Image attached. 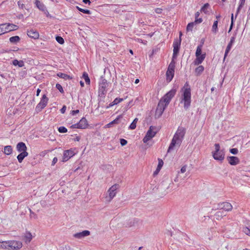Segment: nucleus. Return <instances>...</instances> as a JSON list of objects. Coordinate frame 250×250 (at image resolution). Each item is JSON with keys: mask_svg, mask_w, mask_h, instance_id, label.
I'll return each mask as SVG.
<instances>
[{"mask_svg": "<svg viewBox=\"0 0 250 250\" xmlns=\"http://www.w3.org/2000/svg\"><path fill=\"white\" fill-rule=\"evenodd\" d=\"M232 208V206L229 202H222L217 205V209H223L225 211H229L231 210Z\"/></svg>", "mask_w": 250, "mask_h": 250, "instance_id": "9b49d317", "label": "nucleus"}, {"mask_svg": "<svg viewBox=\"0 0 250 250\" xmlns=\"http://www.w3.org/2000/svg\"><path fill=\"white\" fill-rule=\"evenodd\" d=\"M127 143V141L124 139H120V144L122 146H124L126 145Z\"/></svg>", "mask_w": 250, "mask_h": 250, "instance_id": "3c124183", "label": "nucleus"}, {"mask_svg": "<svg viewBox=\"0 0 250 250\" xmlns=\"http://www.w3.org/2000/svg\"><path fill=\"white\" fill-rule=\"evenodd\" d=\"M48 101V98L46 97L45 94H44L40 103L37 105L35 110L37 113L42 111L47 105Z\"/></svg>", "mask_w": 250, "mask_h": 250, "instance_id": "6e6552de", "label": "nucleus"}, {"mask_svg": "<svg viewBox=\"0 0 250 250\" xmlns=\"http://www.w3.org/2000/svg\"><path fill=\"white\" fill-rule=\"evenodd\" d=\"M176 94V90L172 89L167 93L159 101L156 109L155 117L159 118Z\"/></svg>", "mask_w": 250, "mask_h": 250, "instance_id": "f257e3e1", "label": "nucleus"}, {"mask_svg": "<svg viewBox=\"0 0 250 250\" xmlns=\"http://www.w3.org/2000/svg\"><path fill=\"white\" fill-rule=\"evenodd\" d=\"M175 63L174 60H172L168 66L166 72V80L167 83L171 82L174 77Z\"/></svg>", "mask_w": 250, "mask_h": 250, "instance_id": "0eeeda50", "label": "nucleus"}, {"mask_svg": "<svg viewBox=\"0 0 250 250\" xmlns=\"http://www.w3.org/2000/svg\"><path fill=\"white\" fill-rule=\"evenodd\" d=\"M181 91L182 94L180 103L184 104V109L187 110L190 107L191 102V88L188 82L185 83L184 86L181 89Z\"/></svg>", "mask_w": 250, "mask_h": 250, "instance_id": "7ed1b4c3", "label": "nucleus"}, {"mask_svg": "<svg viewBox=\"0 0 250 250\" xmlns=\"http://www.w3.org/2000/svg\"><path fill=\"white\" fill-rule=\"evenodd\" d=\"M226 215L222 211H218L215 214V217L217 220H219Z\"/></svg>", "mask_w": 250, "mask_h": 250, "instance_id": "2f4dec72", "label": "nucleus"}, {"mask_svg": "<svg viewBox=\"0 0 250 250\" xmlns=\"http://www.w3.org/2000/svg\"><path fill=\"white\" fill-rule=\"evenodd\" d=\"M83 1L85 4H88L89 5L91 3L90 0H83Z\"/></svg>", "mask_w": 250, "mask_h": 250, "instance_id": "338daca9", "label": "nucleus"}, {"mask_svg": "<svg viewBox=\"0 0 250 250\" xmlns=\"http://www.w3.org/2000/svg\"><path fill=\"white\" fill-rule=\"evenodd\" d=\"M43 12L47 17H48L50 18H53V17L49 14V13L48 12V11L46 9H45V11H43Z\"/></svg>", "mask_w": 250, "mask_h": 250, "instance_id": "6e6d98bb", "label": "nucleus"}, {"mask_svg": "<svg viewBox=\"0 0 250 250\" xmlns=\"http://www.w3.org/2000/svg\"><path fill=\"white\" fill-rule=\"evenodd\" d=\"M58 131L60 133H66L67 131V129L65 127L62 126L58 128Z\"/></svg>", "mask_w": 250, "mask_h": 250, "instance_id": "ea45409f", "label": "nucleus"}, {"mask_svg": "<svg viewBox=\"0 0 250 250\" xmlns=\"http://www.w3.org/2000/svg\"><path fill=\"white\" fill-rule=\"evenodd\" d=\"M79 11H80L84 14H88V15H90L91 14V11L87 9H84L81 8V9H79Z\"/></svg>", "mask_w": 250, "mask_h": 250, "instance_id": "a18cd8bd", "label": "nucleus"}, {"mask_svg": "<svg viewBox=\"0 0 250 250\" xmlns=\"http://www.w3.org/2000/svg\"><path fill=\"white\" fill-rule=\"evenodd\" d=\"M32 239V235L29 231H26L24 235V240L26 243H29Z\"/></svg>", "mask_w": 250, "mask_h": 250, "instance_id": "a211bd4d", "label": "nucleus"}, {"mask_svg": "<svg viewBox=\"0 0 250 250\" xmlns=\"http://www.w3.org/2000/svg\"><path fill=\"white\" fill-rule=\"evenodd\" d=\"M209 6V5L208 3L204 4V5L202 7L200 11L206 14L207 13L206 10L208 8Z\"/></svg>", "mask_w": 250, "mask_h": 250, "instance_id": "4c0bfd02", "label": "nucleus"}, {"mask_svg": "<svg viewBox=\"0 0 250 250\" xmlns=\"http://www.w3.org/2000/svg\"><path fill=\"white\" fill-rule=\"evenodd\" d=\"M74 155V152L71 149L65 150L63 154L62 161L64 162L68 161Z\"/></svg>", "mask_w": 250, "mask_h": 250, "instance_id": "f8f14e48", "label": "nucleus"}, {"mask_svg": "<svg viewBox=\"0 0 250 250\" xmlns=\"http://www.w3.org/2000/svg\"><path fill=\"white\" fill-rule=\"evenodd\" d=\"M9 241L0 242V248L3 249H8L10 250V247H9Z\"/></svg>", "mask_w": 250, "mask_h": 250, "instance_id": "cd10ccee", "label": "nucleus"}, {"mask_svg": "<svg viewBox=\"0 0 250 250\" xmlns=\"http://www.w3.org/2000/svg\"><path fill=\"white\" fill-rule=\"evenodd\" d=\"M13 149L11 146H5L4 148V153L6 155H9L12 152Z\"/></svg>", "mask_w": 250, "mask_h": 250, "instance_id": "a878e982", "label": "nucleus"}, {"mask_svg": "<svg viewBox=\"0 0 250 250\" xmlns=\"http://www.w3.org/2000/svg\"><path fill=\"white\" fill-rule=\"evenodd\" d=\"M155 129V127L153 126H150L149 127V129L147 131L146 135L148 136V137H150V138H152L153 137L155 136V135L156 134V132L153 131V130Z\"/></svg>", "mask_w": 250, "mask_h": 250, "instance_id": "aec40b11", "label": "nucleus"}, {"mask_svg": "<svg viewBox=\"0 0 250 250\" xmlns=\"http://www.w3.org/2000/svg\"><path fill=\"white\" fill-rule=\"evenodd\" d=\"M246 0H240L239 4L240 6H244Z\"/></svg>", "mask_w": 250, "mask_h": 250, "instance_id": "0e129e2a", "label": "nucleus"}, {"mask_svg": "<svg viewBox=\"0 0 250 250\" xmlns=\"http://www.w3.org/2000/svg\"><path fill=\"white\" fill-rule=\"evenodd\" d=\"M136 127V124L132 122L129 126V129H134Z\"/></svg>", "mask_w": 250, "mask_h": 250, "instance_id": "8fccbe9b", "label": "nucleus"}, {"mask_svg": "<svg viewBox=\"0 0 250 250\" xmlns=\"http://www.w3.org/2000/svg\"><path fill=\"white\" fill-rule=\"evenodd\" d=\"M151 139V138H150V137H148L147 135H146V136L143 138V142L144 143H147L148 141H149Z\"/></svg>", "mask_w": 250, "mask_h": 250, "instance_id": "5fc2aeb1", "label": "nucleus"}, {"mask_svg": "<svg viewBox=\"0 0 250 250\" xmlns=\"http://www.w3.org/2000/svg\"><path fill=\"white\" fill-rule=\"evenodd\" d=\"M109 196L110 199H112L116 195V191H111L110 189L108 190Z\"/></svg>", "mask_w": 250, "mask_h": 250, "instance_id": "37998d69", "label": "nucleus"}, {"mask_svg": "<svg viewBox=\"0 0 250 250\" xmlns=\"http://www.w3.org/2000/svg\"><path fill=\"white\" fill-rule=\"evenodd\" d=\"M186 134V128L182 126H179L177 130L174 135L171 143L169 146L167 153L174 149V147H180Z\"/></svg>", "mask_w": 250, "mask_h": 250, "instance_id": "f03ea898", "label": "nucleus"}, {"mask_svg": "<svg viewBox=\"0 0 250 250\" xmlns=\"http://www.w3.org/2000/svg\"><path fill=\"white\" fill-rule=\"evenodd\" d=\"M122 117H123L122 115H120L118 116L117 117L115 120H114L113 121H112V122H111L109 124H108L107 125V126L108 127H110L111 126V125L113 124H119V120Z\"/></svg>", "mask_w": 250, "mask_h": 250, "instance_id": "b1692460", "label": "nucleus"}, {"mask_svg": "<svg viewBox=\"0 0 250 250\" xmlns=\"http://www.w3.org/2000/svg\"><path fill=\"white\" fill-rule=\"evenodd\" d=\"M215 151L212 152L213 158L218 161H222L225 158V152L223 150H220L219 144H215Z\"/></svg>", "mask_w": 250, "mask_h": 250, "instance_id": "39448f33", "label": "nucleus"}, {"mask_svg": "<svg viewBox=\"0 0 250 250\" xmlns=\"http://www.w3.org/2000/svg\"><path fill=\"white\" fill-rule=\"evenodd\" d=\"M57 76L65 80L71 79L72 77H71L70 76L66 74H64L63 73H59L57 74Z\"/></svg>", "mask_w": 250, "mask_h": 250, "instance_id": "c85d7f7f", "label": "nucleus"}, {"mask_svg": "<svg viewBox=\"0 0 250 250\" xmlns=\"http://www.w3.org/2000/svg\"><path fill=\"white\" fill-rule=\"evenodd\" d=\"M204 67L202 65H199L195 70V72L197 75H200L204 71Z\"/></svg>", "mask_w": 250, "mask_h": 250, "instance_id": "7c9ffc66", "label": "nucleus"}, {"mask_svg": "<svg viewBox=\"0 0 250 250\" xmlns=\"http://www.w3.org/2000/svg\"><path fill=\"white\" fill-rule=\"evenodd\" d=\"M119 186L118 184H115L113 185L110 188L111 191H116L117 189L119 188Z\"/></svg>", "mask_w": 250, "mask_h": 250, "instance_id": "de8ad7c7", "label": "nucleus"}, {"mask_svg": "<svg viewBox=\"0 0 250 250\" xmlns=\"http://www.w3.org/2000/svg\"><path fill=\"white\" fill-rule=\"evenodd\" d=\"M66 109V107L65 105H63L60 111L63 114L64 113L65 110Z\"/></svg>", "mask_w": 250, "mask_h": 250, "instance_id": "e2e57ef3", "label": "nucleus"}, {"mask_svg": "<svg viewBox=\"0 0 250 250\" xmlns=\"http://www.w3.org/2000/svg\"><path fill=\"white\" fill-rule=\"evenodd\" d=\"M12 64L14 66L18 65L20 67H22L24 66V62L23 61H18L15 59L12 61Z\"/></svg>", "mask_w": 250, "mask_h": 250, "instance_id": "5701e85b", "label": "nucleus"}, {"mask_svg": "<svg viewBox=\"0 0 250 250\" xmlns=\"http://www.w3.org/2000/svg\"><path fill=\"white\" fill-rule=\"evenodd\" d=\"M227 160L229 163L232 166H235L240 162L239 158L235 156H229L227 157Z\"/></svg>", "mask_w": 250, "mask_h": 250, "instance_id": "2eb2a0df", "label": "nucleus"}, {"mask_svg": "<svg viewBox=\"0 0 250 250\" xmlns=\"http://www.w3.org/2000/svg\"><path fill=\"white\" fill-rule=\"evenodd\" d=\"M182 39H176L174 41L173 47V53L172 55V60L176 58L177 55L179 52L180 45L181 43Z\"/></svg>", "mask_w": 250, "mask_h": 250, "instance_id": "1a4fd4ad", "label": "nucleus"}, {"mask_svg": "<svg viewBox=\"0 0 250 250\" xmlns=\"http://www.w3.org/2000/svg\"><path fill=\"white\" fill-rule=\"evenodd\" d=\"M236 36V33L235 32L233 34V36L231 37L229 43L233 44L235 42Z\"/></svg>", "mask_w": 250, "mask_h": 250, "instance_id": "c03bdc74", "label": "nucleus"}, {"mask_svg": "<svg viewBox=\"0 0 250 250\" xmlns=\"http://www.w3.org/2000/svg\"><path fill=\"white\" fill-rule=\"evenodd\" d=\"M83 78L84 79L86 84H89L90 81L88 77V75L86 72H83Z\"/></svg>", "mask_w": 250, "mask_h": 250, "instance_id": "c9c22d12", "label": "nucleus"}, {"mask_svg": "<svg viewBox=\"0 0 250 250\" xmlns=\"http://www.w3.org/2000/svg\"><path fill=\"white\" fill-rule=\"evenodd\" d=\"M36 5L37 7L42 11H45L46 9L45 6L42 3L39 1H37Z\"/></svg>", "mask_w": 250, "mask_h": 250, "instance_id": "c756f323", "label": "nucleus"}, {"mask_svg": "<svg viewBox=\"0 0 250 250\" xmlns=\"http://www.w3.org/2000/svg\"><path fill=\"white\" fill-rule=\"evenodd\" d=\"M20 41V38L18 36L11 37L9 38V41L11 43L16 44Z\"/></svg>", "mask_w": 250, "mask_h": 250, "instance_id": "bb28decb", "label": "nucleus"}, {"mask_svg": "<svg viewBox=\"0 0 250 250\" xmlns=\"http://www.w3.org/2000/svg\"><path fill=\"white\" fill-rule=\"evenodd\" d=\"M56 40L58 43H59L61 44H63L64 42L63 39L62 37L59 36H57L56 37Z\"/></svg>", "mask_w": 250, "mask_h": 250, "instance_id": "58836bf2", "label": "nucleus"}, {"mask_svg": "<svg viewBox=\"0 0 250 250\" xmlns=\"http://www.w3.org/2000/svg\"><path fill=\"white\" fill-rule=\"evenodd\" d=\"M163 161L162 159H159V162L158 165L157 166V167L156 169V170L154 172V175L157 174L158 172L160 171V169H161L163 165Z\"/></svg>", "mask_w": 250, "mask_h": 250, "instance_id": "393cba45", "label": "nucleus"}, {"mask_svg": "<svg viewBox=\"0 0 250 250\" xmlns=\"http://www.w3.org/2000/svg\"><path fill=\"white\" fill-rule=\"evenodd\" d=\"M71 128H80V127L79 126V123L75 124L74 125H72L71 126Z\"/></svg>", "mask_w": 250, "mask_h": 250, "instance_id": "4d7b16f0", "label": "nucleus"}, {"mask_svg": "<svg viewBox=\"0 0 250 250\" xmlns=\"http://www.w3.org/2000/svg\"><path fill=\"white\" fill-rule=\"evenodd\" d=\"M242 7H243V6H240V4L239 5V6H238V7L237 8V9L236 14V15H235V18L237 16V15L240 12V11L241 9V8H242Z\"/></svg>", "mask_w": 250, "mask_h": 250, "instance_id": "052dcab7", "label": "nucleus"}, {"mask_svg": "<svg viewBox=\"0 0 250 250\" xmlns=\"http://www.w3.org/2000/svg\"><path fill=\"white\" fill-rule=\"evenodd\" d=\"M205 57H206V54H204L198 56V57H196V58L195 61V64H201L204 60Z\"/></svg>", "mask_w": 250, "mask_h": 250, "instance_id": "4be33fe9", "label": "nucleus"}, {"mask_svg": "<svg viewBox=\"0 0 250 250\" xmlns=\"http://www.w3.org/2000/svg\"><path fill=\"white\" fill-rule=\"evenodd\" d=\"M202 44L199 45L196 49L195 55L196 57H198V56H200L202 55Z\"/></svg>", "mask_w": 250, "mask_h": 250, "instance_id": "f704fd0d", "label": "nucleus"}, {"mask_svg": "<svg viewBox=\"0 0 250 250\" xmlns=\"http://www.w3.org/2000/svg\"><path fill=\"white\" fill-rule=\"evenodd\" d=\"M123 100H124V99H123V98H116V99H114V100L112 102L110 103L109 104V105L106 107V108L108 109V108L113 106L114 105H116L120 103V102L123 101Z\"/></svg>", "mask_w": 250, "mask_h": 250, "instance_id": "6ab92c4d", "label": "nucleus"}, {"mask_svg": "<svg viewBox=\"0 0 250 250\" xmlns=\"http://www.w3.org/2000/svg\"><path fill=\"white\" fill-rule=\"evenodd\" d=\"M90 234L89 230H85L82 232L76 233L74 234V236L78 239H81L84 237L88 236Z\"/></svg>", "mask_w": 250, "mask_h": 250, "instance_id": "dca6fc26", "label": "nucleus"}, {"mask_svg": "<svg viewBox=\"0 0 250 250\" xmlns=\"http://www.w3.org/2000/svg\"><path fill=\"white\" fill-rule=\"evenodd\" d=\"M195 24H196L195 23V22H194V21L189 23L187 26V31H192V29L193 28V26H194Z\"/></svg>", "mask_w": 250, "mask_h": 250, "instance_id": "e433bc0d", "label": "nucleus"}, {"mask_svg": "<svg viewBox=\"0 0 250 250\" xmlns=\"http://www.w3.org/2000/svg\"><path fill=\"white\" fill-rule=\"evenodd\" d=\"M243 232L247 235L250 236V228L246 227L243 228Z\"/></svg>", "mask_w": 250, "mask_h": 250, "instance_id": "79ce46f5", "label": "nucleus"}, {"mask_svg": "<svg viewBox=\"0 0 250 250\" xmlns=\"http://www.w3.org/2000/svg\"><path fill=\"white\" fill-rule=\"evenodd\" d=\"M233 25H234V22H231L230 25V27H229V30L228 31L229 33L231 31V30H232V29L233 27Z\"/></svg>", "mask_w": 250, "mask_h": 250, "instance_id": "69168bd1", "label": "nucleus"}, {"mask_svg": "<svg viewBox=\"0 0 250 250\" xmlns=\"http://www.w3.org/2000/svg\"><path fill=\"white\" fill-rule=\"evenodd\" d=\"M30 210V216L31 218H37V215L34 213L30 209H29Z\"/></svg>", "mask_w": 250, "mask_h": 250, "instance_id": "864d4df0", "label": "nucleus"}, {"mask_svg": "<svg viewBox=\"0 0 250 250\" xmlns=\"http://www.w3.org/2000/svg\"><path fill=\"white\" fill-rule=\"evenodd\" d=\"M229 152L232 154L236 155L238 153V150L236 148H231L229 149Z\"/></svg>", "mask_w": 250, "mask_h": 250, "instance_id": "49530a36", "label": "nucleus"}, {"mask_svg": "<svg viewBox=\"0 0 250 250\" xmlns=\"http://www.w3.org/2000/svg\"><path fill=\"white\" fill-rule=\"evenodd\" d=\"M18 26L13 23L0 24V35L18 29Z\"/></svg>", "mask_w": 250, "mask_h": 250, "instance_id": "423d86ee", "label": "nucleus"}, {"mask_svg": "<svg viewBox=\"0 0 250 250\" xmlns=\"http://www.w3.org/2000/svg\"><path fill=\"white\" fill-rule=\"evenodd\" d=\"M17 150L19 152H27V146L25 144L21 142L17 144L16 146Z\"/></svg>", "mask_w": 250, "mask_h": 250, "instance_id": "4468645a", "label": "nucleus"}, {"mask_svg": "<svg viewBox=\"0 0 250 250\" xmlns=\"http://www.w3.org/2000/svg\"><path fill=\"white\" fill-rule=\"evenodd\" d=\"M58 161V159L57 157H54L52 160V164L51 165L52 166H54L55 165V164Z\"/></svg>", "mask_w": 250, "mask_h": 250, "instance_id": "680f3d73", "label": "nucleus"}, {"mask_svg": "<svg viewBox=\"0 0 250 250\" xmlns=\"http://www.w3.org/2000/svg\"><path fill=\"white\" fill-rule=\"evenodd\" d=\"M27 34L29 37L34 39H37L39 37V32L37 30L33 29H31L27 30Z\"/></svg>", "mask_w": 250, "mask_h": 250, "instance_id": "ddd939ff", "label": "nucleus"}, {"mask_svg": "<svg viewBox=\"0 0 250 250\" xmlns=\"http://www.w3.org/2000/svg\"><path fill=\"white\" fill-rule=\"evenodd\" d=\"M28 155L27 152H22L17 156V159L19 163H21L25 157H27Z\"/></svg>", "mask_w": 250, "mask_h": 250, "instance_id": "412c9836", "label": "nucleus"}, {"mask_svg": "<svg viewBox=\"0 0 250 250\" xmlns=\"http://www.w3.org/2000/svg\"><path fill=\"white\" fill-rule=\"evenodd\" d=\"M10 250H18L22 247V244L19 241H9Z\"/></svg>", "mask_w": 250, "mask_h": 250, "instance_id": "9d476101", "label": "nucleus"}, {"mask_svg": "<svg viewBox=\"0 0 250 250\" xmlns=\"http://www.w3.org/2000/svg\"><path fill=\"white\" fill-rule=\"evenodd\" d=\"M56 87L61 93H64V91H63V88H62V86L60 84L57 83L56 84Z\"/></svg>", "mask_w": 250, "mask_h": 250, "instance_id": "a19ab883", "label": "nucleus"}, {"mask_svg": "<svg viewBox=\"0 0 250 250\" xmlns=\"http://www.w3.org/2000/svg\"><path fill=\"white\" fill-rule=\"evenodd\" d=\"M187 170V166L185 165L182 167L181 168L180 171L181 173H183L186 171Z\"/></svg>", "mask_w": 250, "mask_h": 250, "instance_id": "13d9d810", "label": "nucleus"}, {"mask_svg": "<svg viewBox=\"0 0 250 250\" xmlns=\"http://www.w3.org/2000/svg\"><path fill=\"white\" fill-rule=\"evenodd\" d=\"M233 44H231V43H229L227 46V48L226 49V50H225V55H224V60H225V58H226V57L227 56L228 53H229V52L230 51L231 47H232V46Z\"/></svg>", "mask_w": 250, "mask_h": 250, "instance_id": "473e14b6", "label": "nucleus"}, {"mask_svg": "<svg viewBox=\"0 0 250 250\" xmlns=\"http://www.w3.org/2000/svg\"><path fill=\"white\" fill-rule=\"evenodd\" d=\"M218 21L217 20L213 22V24L212 27V31L216 33L218 31Z\"/></svg>", "mask_w": 250, "mask_h": 250, "instance_id": "72a5a7b5", "label": "nucleus"}, {"mask_svg": "<svg viewBox=\"0 0 250 250\" xmlns=\"http://www.w3.org/2000/svg\"><path fill=\"white\" fill-rule=\"evenodd\" d=\"M79 112V110H72L71 112V114L73 116L76 115L77 113Z\"/></svg>", "mask_w": 250, "mask_h": 250, "instance_id": "bf43d9fd", "label": "nucleus"}, {"mask_svg": "<svg viewBox=\"0 0 250 250\" xmlns=\"http://www.w3.org/2000/svg\"><path fill=\"white\" fill-rule=\"evenodd\" d=\"M108 86V83L107 81L103 78L101 77L99 83V96L101 97L104 98L105 95L107 92V87Z\"/></svg>", "mask_w": 250, "mask_h": 250, "instance_id": "20e7f679", "label": "nucleus"}, {"mask_svg": "<svg viewBox=\"0 0 250 250\" xmlns=\"http://www.w3.org/2000/svg\"><path fill=\"white\" fill-rule=\"evenodd\" d=\"M199 15H200V13L199 12H196L195 14V18L196 19L197 18H198Z\"/></svg>", "mask_w": 250, "mask_h": 250, "instance_id": "774afa93", "label": "nucleus"}, {"mask_svg": "<svg viewBox=\"0 0 250 250\" xmlns=\"http://www.w3.org/2000/svg\"><path fill=\"white\" fill-rule=\"evenodd\" d=\"M202 21H203L202 18H196L195 19V21H194V22H195V23L196 24L200 23Z\"/></svg>", "mask_w": 250, "mask_h": 250, "instance_id": "603ef678", "label": "nucleus"}, {"mask_svg": "<svg viewBox=\"0 0 250 250\" xmlns=\"http://www.w3.org/2000/svg\"><path fill=\"white\" fill-rule=\"evenodd\" d=\"M79 124L81 129H85L87 128L88 125L86 119L84 117L80 120Z\"/></svg>", "mask_w": 250, "mask_h": 250, "instance_id": "f3484780", "label": "nucleus"}, {"mask_svg": "<svg viewBox=\"0 0 250 250\" xmlns=\"http://www.w3.org/2000/svg\"><path fill=\"white\" fill-rule=\"evenodd\" d=\"M119 186L118 184H115L113 185L110 188L111 191H116L117 189L119 188Z\"/></svg>", "mask_w": 250, "mask_h": 250, "instance_id": "09e8293b", "label": "nucleus"}]
</instances>
